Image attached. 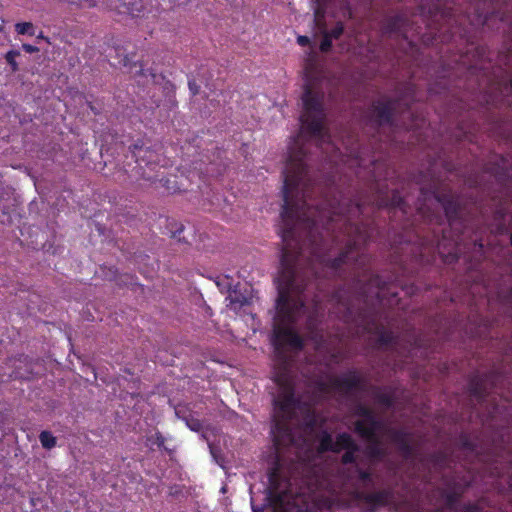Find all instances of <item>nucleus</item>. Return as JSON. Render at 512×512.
I'll list each match as a JSON object with an SVG mask.
<instances>
[{
  "mask_svg": "<svg viewBox=\"0 0 512 512\" xmlns=\"http://www.w3.org/2000/svg\"><path fill=\"white\" fill-rule=\"evenodd\" d=\"M307 151L299 139L289 146L286 167L283 171V204L285 192L291 208L295 209V236L290 241L294 251H301L302 260L308 254L307 268L302 271L305 280H314L318 287L315 264H321L334 274L341 275L343 266L350 269L356 307L350 290L339 287L330 297L345 323L360 322L368 332L377 335L379 347L395 346L398 337L379 322V315L372 304L379 302L390 281L371 270V256L365 246L374 234L372 220L358 221L364 214L365 202L344 197L331 183L313 180L307 166Z\"/></svg>",
  "mask_w": 512,
  "mask_h": 512,
  "instance_id": "obj_1",
  "label": "nucleus"
},
{
  "mask_svg": "<svg viewBox=\"0 0 512 512\" xmlns=\"http://www.w3.org/2000/svg\"><path fill=\"white\" fill-rule=\"evenodd\" d=\"M288 193L285 192V204L280 213L283 226L280 230L284 246L281 251L280 269L277 277L278 297L276 315L273 324L272 343L278 360L274 374V382L279 389L294 387L289 374V359L284 347L300 351L304 348V340L293 328L305 303L310 297V287L314 280H305L300 267L301 251H294L291 239L295 236L296 210L291 208Z\"/></svg>",
  "mask_w": 512,
  "mask_h": 512,
  "instance_id": "obj_2",
  "label": "nucleus"
},
{
  "mask_svg": "<svg viewBox=\"0 0 512 512\" xmlns=\"http://www.w3.org/2000/svg\"><path fill=\"white\" fill-rule=\"evenodd\" d=\"M265 502L251 501L253 512H264L268 506L274 512H328L332 501L321 491L326 488L324 478L318 469L291 463L285 468L281 459L276 458L268 472Z\"/></svg>",
  "mask_w": 512,
  "mask_h": 512,
  "instance_id": "obj_3",
  "label": "nucleus"
},
{
  "mask_svg": "<svg viewBox=\"0 0 512 512\" xmlns=\"http://www.w3.org/2000/svg\"><path fill=\"white\" fill-rule=\"evenodd\" d=\"M421 195L426 198L428 194L443 207L448 228L433 230L430 239L423 245L431 253H438L446 263L457 261L465 248L471 246L473 258L479 261L484 256V227H479L480 219L472 215L470 208L463 203L459 195L452 191H439L436 183L429 187L420 188Z\"/></svg>",
  "mask_w": 512,
  "mask_h": 512,
  "instance_id": "obj_4",
  "label": "nucleus"
},
{
  "mask_svg": "<svg viewBox=\"0 0 512 512\" xmlns=\"http://www.w3.org/2000/svg\"><path fill=\"white\" fill-rule=\"evenodd\" d=\"M324 92L321 87L310 79H307L302 94L303 112L300 120L302 129L315 139L320 146L331 144V136L325 129L326 113L324 108Z\"/></svg>",
  "mask_w": 512,
  "mask_h": 512,
  "instance_id": "obj_5",
  "label": "nucleus"
},
{
  "mask_svg": "<svg viewBox=\"0 0 512 512\" xmlns=\"http://www.w3.org/2000/svg\"><path fill=\"white\" fill-rule=\"evenodd\" d=\"M405 94L403 100L407 105V110L409 114L412 116L411 109L409 107V103L414 101L415 98V85L411 82H407L404 85ZM402 99H394V98H384L376 100L372 103L370 107V120L376 128H380L382 126H395V113L400 105Z\"/></svg>",
  "mask_w": 512,
  "mask_h": 512,
  "instance_id": "obj_6",
  "label": "nucleus"
},
{
  "mask_svg": "<svg viewBox=\"0 0 512 512\" xmlns=\"http://www.w3.org/2000/svg\"><path fill=\"white\" fill-rule=\"evenodd\" d=\"M132 157L135 159L136 166L133 168L136 174L143 179L154 182L158 180L160 174L157 168H161V155L151 147L134 146Z\"/></svg>",
  "mask_w": 512,
  "mask_h": 512,
  "instance_id": "obj_7",
  "label": "nucleus"
},
{
  "mask_svg": "<svg viewBox=\"0 0 512 512\" xmlns=\"http://www.w3.org/2000/svg\"><path fill=\"white\" fill-rule=\"evenodd\" d=\"M353 415L358 417L354 422V432L360 438H372L375 432H382L385 427L383 420L377 417L374 410L363 403H357Z\"/></svg>",
  "mask_w": 512,
  "mask_h": 512,
  "instance_id": "obj_8",
  "label": "nucleus"
},
{
  "mask_svg": "<svg viewBox=\"0 0 512 512\" xmlns=\"http://www.w3.org/2000/svg\"><path fill=\"white\" fill-rule=\"evenodd\" d=\"M501 377V373L497 369H491L485 373L473 374L468 382L470 396L479 404H482L486 400V397L497 386Z\"/></svg>",
  "mask_w": 512,
  "mask_h": 512,
  "instance_id": "obj_9",
  "label": "nucleus"
},
{
  "mask_svg": "<svg viewBox=\"0 0 512 512\" xmlns=\"http://www.w3.org/2000/svg\"><path fill=\"white\" fill-rule=\"evenodd\" d=\"M445 489L442 496L448 509L458 512L459 501L464 493L471 487L472 480L466 476L459 477L456 474L443 476Z\"/></svg>",
  "mask_w": 512,
  "mask_h": 512,
  "instance_id": "obj_10",
  "label": "nucleus"
},
{
  "mask_svg": "<svg viewBox=\"0 0 512 512\" xmlns=\"http://www.w3.org/2000/svg\"><path fill=\"white\" fill-rule=\"evenodd\" d=\"M374 186L376 193L370 201L373 211L375 209L388 208L390 210L397 209L403 214L408 213V206L398 190H392L389 192L387 188L384 189L381 187L378 181H376Z\"/></svg>",
  "mask_w": 512,
  "mask_h": 512,
  "instance_id": "obj_11",
  "label": "nucleus"
},
{
  "mask_svg": "<svg viewBox=\"0 0 512 512\" xmlns=\"http://www.w3.org/2000/svg\"><path fill=\"white\" fill-rule=\"evenodd\" d=\"M433 21L441 20L443 23L439 25V27L433 28L431 32V41L432 42H445L452 39L456 32L453 31V23H456L457 20L454 18V12L451 8H440L436 7L435 12L433 13Z\"/></svg>",
  "mask_w": 512,
  "mask_h": 512,
  "instance_id": "obj_12",
  "label": "nucleus"
},
{
  "mask_svg": "<svg viewBox=\"0 0 512 512\" xmlns=\"http://www.w3.org/2000/svg\"><path fill=\"white\" fill-rule=\"evenodd\" d=\"M130 85H137L139 90L148 95L156 89L157 74L151 68H144L143 63L130 60Z\"/></svg>",
  "mask_w": 512,
  "mask_h": 512,
  "instance_id": "obj_13",
  "label": "nucleus"
},
{
  "mask_svg": "<svg viewBox=\"0 0 512 512\" xmlns=\"http://www.w3.org/2000/svg\"><path fill=\"white\" fill-rule=\"evenodd\" d=\"M353 498L365 504L368 512H375L380 507L388 506L394 497L392 489H382L374 492L356 489L352 492Z\"/></svg>",
  "mask_w": 512,
  "mask_h": 512,
  "instance_id": "obj_14",
  "label": "nucleus"
},
{
  "mask_svg": "<svg viewBox=\"0 0 512 512\" xmlns=\"http://www.w3.org/2000/svg\"><path fill=\"white\" fill-rule=\"evenodd\" d=\"M384 432L389 440L396 446L400 455L405 459L409 460L415 456V447L411 443V433L405 429L384 427Z\"/></svg>",
  "mask_w": 512,
  "mask_h": 512,
  "instance_id": "obj_15",
  "label": "nucleus"
},
{
  "mask_svg": "<svg viewBox=\"0 0 512 512\" xmlns=\"http://www.w3.org/2000/svg\"><path fill=\"white\" fill-rule=\"evenodd\" d=\"M291 419L281 416H275L273 419L271 433L276 450H280L294 442V434L289 423Z\"/></svg>",
  "mask_w": 512,
  "mask_h": 512,
  "instance_id": "obj_16",
  "label": "nucleus"
},
{
  "mask_svg": "<svg viewBox=\"0 0 512 512\" xmlns=\"http://www.w3.org/2000/svg\"><path fill=\"white\" fill-rule=\"evenodd\" d=\"M489 475L495 480V489L500 494H512V462L507 466H503L498 462H494L489 466Z\"/></svg>",
  "mask_w": 512,
  "mask_h": 512,
  "instance_id": "obj_17",
  "label": "nucleus"
},
{
  "mask_svg": "<svg viewBox=\"0 0 512 512\" xmlns=\"http://www.w3.org/2000/svg\"><path fill=\"white\" fill-rule=\"evenodd\" d=\"M330 385L333 389L345 394L355 390L363 391L365 389V381L355 370H350L339 377L332 378Z\"/></svg>",
  "mask_w": 512,
  "mask_h": 512,
  "instance_id": "obj_18",
  "label": "nucleus"
},
{
  "mask_svg": "<svg viewBox=\"0 0 512 512\" xmlns=\"http://www.w3.org/2000/svg\"><path fill=\"white\" fill-rule=\"evenodd\" d=\"M298 404L299 401L295 397L294 387L279 389V393L274 399V406L278 410L277 416L281 417L292 418Z\"/></svg>",
  "mask_w": 512,
  "mask_h": 512,
  "instance_id": "obj_19",
  "label": "nucleus"
},
{
  "mask_svg": "<svg viewBox=\"0 0 512 512\" xmlns=\"http://www.w3.org/2000/svg\"><path fill=\"white\" fill-rule=\"evenodd\" d=\"M347 480L356 489L365 490L374 487V474L370 469H362L359 465H354L345 471Z\"/></svg>",
  "mask_w": 512,
  "mask_h": 512,
  "instance_id": "obj_20",
  "label": "nucleus"
},
{
  "mask_svg": "<svg viewBox=\"0 0 512 512\" xmlns=\"http://www.w3.org/2000/svg\"><path fill=\"white\" fill-rule=\"evenodd\" d=\"M337 444L339 447V452L345 450L341 456V463L344 465H357L356 454L360 451V447L353 439V437L347 432L339 433L337 435Z\"/></svg>",
  "mask_w": 512,
  "mask_h": 512,
  "instance_id": "obj_21",
  "label": "nucleus"
},
{
  "mask_svg": "<svg viewBox=\"0 0 512 512\" xmlns=\"http://www.w3.org/2000/svg\"><path fill=\"white\" fill-rule=\"evenodd\" d=\"M408 20L403 14H396L394 16L386 18L382 23V33L384 35H397L407 40L406 26Z\"/></svg>",
  "mask_w": 512,
  "mask_h": 512,
  "instance_id": "obj_22",
  "label": "nucleus"
},
{
  "mask_svg": "<svg viewBox=\"0 0 512 512\" xmlns=\"http://www.w3.org/2000/svg\"><path fill=\"white\" fill-rule=\"evenodd\" d=\"M380 433L381 432H375L374 437L364 438L369 442V445H367L365 449V454L371 461L375 462L383 461L388 456L387 448L382 445Z\"/></svg>",
  "mask_w": 512,
  "mask_h": 512,
  "instance_id": "obj_23",
  "label": "nucleus"
},
{
  "mask_svg": "<svg viewBox=\"0 0 512 512\" xmlns=\"http://www.w3.org/2000/svg\"><path fill=\"white\" fill-rule=\"evenodd\" d=\"M458 512H497V509L490 497L483 495L474 502L460 504Z\"/></svg>",
  "mask_w": 512,
  "mask_h": 512,
  "instance_id": "obj_24",
  "label": "nucleus"
},
{
  "mask_svg": "<svg viewBox=\"0 0 512 512\" xmlns=\"http://www.w3.org/2000/svg\"><path fill=\"white\" fill-rule=\"evenodd\" d=\"M427 463L432 466L435 472L441 473L449 468L452 459L450 454L445 450H438L428 454L425 458Z\"/></svg>",
  "mask_w": 512,
  "mask_h": 512,
  "instance_id": "obj_25",
  "label": "nucleus"
},
{
  "mask_svg": "<svg viewBox=\"0 0 512 512\" xmlns=\"http://www.w3.org/2000/svg\"><path fill=\"white\" fill-rule=\"evenodd\" d=\"M318 452L326 453L333 452L339 453L337 439L334 441L332 435L327 430H322L318 435Z\"/></svg>",
  "mask_w": 512,
  "mask_h": 512,
  "instance_id": "obj_26",
  "label": "nucleus"
},
{
  "mask_svg": "<svg viewBox=\"0 0 512 512\" xmlns=\"http://www.w3.org/2000/svg\"><path fill=\"white\" fill-rule=\"evenodd\" d=\"M166 438L162 435L161 432L156 431L152 435L146 436L145 445L149 447L151 450H154V446H156L159 450L165 451L169 455L174 453L175 448H170L166 444Z\"/></svg>",
  "mask_w": 512,
  "mask_h": 512,
  "instance_id": "obj_27",
  "label": "nucleus"
},
{
  "mask_svg": "<svg viewBox=\"0 0 512 512\" xmlns=\"http://www.w3.org/2000/svg\"><path fill=\"white\" fill-rule=\"evenodd\" d=\"M470 52H473V59L477 63L484 58L486 50L483 46L475 45L473 42L468 43L466 55L460 56V62L464 65L468 64L469 70L475 67V65L468 63V54Z\"/></svg>",
  "mask_w": 512,
  "mask_h": 512,
  "instance_id": "obj_28",
  "label": "nucleus"
},
{
  "mask_svg": "<svg viewBox=\"0 0 512 512\" xmlns=\"http://www.w3.org/2000/svg\"><path fill=\"white\" fill-rule=\"evenodd\" d=\"M372 396L378 404L386 408H391L394 405L392 393L386 392L385 388L378 386L372 387Z\"/></svg>",
  "mask_w": 512,
  "mask_h": 512,
  "instance_id": "obj_29",
  "label": "nucleus"
},
{
  "mask_svg": "<svg viewBox=\"0 0 512 512\" xmlns=\"http://www.w3.org/2000/svg\"><path fill=\"white\" fill-rule=\"evenodd\" d=\"M165 223H166V229L168 230L167 231V234H169V236L173 239H177L178 241H182L183 239L181 238V233L184 231V225L178 221H176L175 219H172V218H165Z\"/></svg>",
  "mask_w": 512,
  "mask_h": 512,
  "instance_id": "obj_30",
  "label": "nucleus"
},
{
  "mask_svg": "<svg viewBox=\"0 0 512 512\" xmlns=\"http://www.w3.org/2000/svg\"><path fill=\"white\" fill-rule=\"evenodd\" d=\"M459 446L461 449L471 453H477V444L473 441L470 436L466 433H461L458 439Z\"/></svg>",
  "mask_w": 512,
  "mask_h": 512,
  "instance_id": "obj_31",
  "label": "nucleus"
},
{
  "mask_svg": "<svg viewBox=\"0 0 512 512\" xmlns=\"http://www.w3.org/2000/svg\"><path fill=\"white\" fill-rule=\"evenodd\" d=\"M39 440L42 446L46 449H51L56 445V438L48 431L41 432Z\"/></svg>",
  "mask_w": 512,
  "mask_h": 512,
  "instance_id": "obj_32",
  "label": "nucleus"
},
{
  "mask_svg": "<svg viewBox=\"0 0 512 512\" xmlns=\"http://www.w3.org/2000/svg\"><path fill=\"white\" fill-rule=\"evenodd\" d=\"M15 30L17 31L18 34H21V35H24V34L34 35V33H35L34 25L31 22L17 23L15 25Z\"/></svg>",
  "mask_w": 512,
  "mask_h": 512,
  "instance_id": "obj_33",
  "label": "nucleus"
},
{
  "mask_svg": "<svg viewBox=\"0 0 512 512\" xmlns=\"http://www.w3.org/2000/svg\"><path fill=\"white\" fill-rule=\"evenodd\" d=\"M505 216H506V212H505V209L504 208H498L496 211H495V219L500 221L498 227H497V231L499 233H505L507 231V227L504 223V219H505Z\"/></svg>",
  "mask_w": 512,
  "mask_h": 512,
  "instance_id": "obj_34",
  "label": "nucleus"
},
{
  "mask_svg": "<svg viewBox=\"0 0 512 512\" xmlns=\"http://www.w3.org/2000/svg\"><path fill=\"white\" fill-rule=\"evenodd\" d=\"M343 32H344L343 23L337 22L336 25L330 31H325L324 33H326L333 40H337L341 37Z\"/></svg>",
  "mask_w": 512,
  "mask_h": 512,
  "instance_id": "obj_35",
  "label": "nucleus"
},
{
  "mask_svg": "<svg viewBox=\"0 0 512 512\" xmlns=\"http://www.w3.org/2000/svg\"><path fill=\"white\" fill-rule=\"evenodd\" d=\"M486 171L494 175L496 178H501L507 174V171L498 164H489Z\"/></svg>",
  "mask_w": 512,
  "mask_h": 512,
  "instance_id": "obj_36",
  "label": "nucleus"
},
{
  "mask_svg": "<svg viewBox=\"0 0 512 512\" xmlns=\"http://www.w3.org/2000/svg\"><path fill=\"white\" fill-rule=\"evenodd\" d=\"M333 39L330 38L326 33L323 34V38L320 43L321 52L327 53L332 48Z\"/></svg>",
  "mask_w": 512,
  "mask_h": 512,
  "instance_id": "obj_37",
  "label": "nucleus"
},
{
  "mask_svg": "<svg viewBox=\"0 0 512 512\" xmlns=\"http://www.w3.org/2000/svg\"><path fill=\"white\" fill-rule=\"evenodd\" d=\"M459 129L461 131V137L463 139H470V136L473 134V132L475 131V126L474 124H469V125H464V124H461L459 126Z\"/></svg>",
  "mask_w": 512,
  "mask_h": 512,
  "instance_id": "obj_38",
  "label": "nucleus"
},
{
  "mask_svg": "<svg viewBox=\"0 0 512 512\" xmlns=\"http://www.w3.org/2000/svg\"><path fill=\"white\" fill-rule=\"evenodd\" d=\"M111 7L115 10H118L120 14H125L128 10V7L124 0H110Z\"/></svg>",
  "mask_w": 512,
  "mask_h": 512,
  "instance_id": "obj_39",
  "label": "nucleus"
},
{
  "mask_svg": "<svg viewBox=\"0 0 512 512\" xmlns=\"http://www.w3.org/2000/svg\"><path fill=\"white\" fill-rule=\"evenodd\" d=\"M18 55L19 52L9 51L5 56L6 61L11 65L12 71H16L18 69V65L15 60Z\"/></svg>",
  "mask_w": 512,
  "mask_h": 512,
  "instance_id": "obj_40",
  "label": "nucleus"
},
{
  "mask_svg": "<svg viewBox=\"0 0 512 512\" xmlns=\"http://www.w3.org/2000/svg\"><path fill=\"white\" fill-rule=\"evenodd\" d=\"M418 211H419V213H420V214L424 215V216L427 218V220L429 221V223H431V224H432V223L435 221L437 224H439V226L441 225V223H442V221H443V219H442V217H441V216H439V215H435V214H428V215H425V214H424V212H423V208H422V207H419V208H418Z\"/></svg>",
  "mask_w": 512,
  "mask_h": 512,
  "instance_id": "obj_41",
  "label": "nucleus"
},
{
  "mask_svg": "<svg viewBox=\"0 0 512 512\" xmlns=\"http://www.w3.org/2000/svg\"><path fill=\"white\" fill-rule=\"evenodd\" d=\"M424 124H425V119L421 118V119L415 120L414 122H412L411 124L406 126V128L411 129V130H416V129L422 127Z\"/></svg>",
  "mask_w": 512,
  "mask_h": 512,
  "instance_id": "obj_42",
  "label": "nucleus"
},
{
  "mask_svg": "<svg viewBox=\"0 0 512 512\" xmlns=\"http://www.w3.org/2000/svg\"><path fill=\"white\" fill-rule=\"evenodd\" d=\"M22 48L24 49L25 52L27 53H35V52H38L39 49L35 46H32L30 44H23Z\"/></svg>",
  "mask_w": 512,
  "mask_h": 512,
  "instance_id": "obj_43",
  "label": "nucleus"
},
{
  "mask_svg": "<svg viewBox=\"0 0 512 512\" xmlns=\"http://www.w3.org/2000/svg\"><path fill=\"white\" fill-rule=\"evenodd\" d=\"M188 85L193 95H196L199 92V86L196 84L195 81H189Z\"/></svg>",
  "mask_w": 512,
  "mask_h": 512,
  "instance_id": "obj_44",
  "label": "nucleus"
},
{
  "mask_svg": "<svg viewBox=\"0 0 512 512\" xmlns=\"http://www.w3.org/2000/svg\"><path fill=\"white\" fill-rule=\"evenodd\" d=\"M297 42L301 46H306L310 43V39L308 36H298Z\"/></svg>",
  "mask_w": 512,
  "mask_h": 512,
  "instance_id": "obj_45",
  "label": "nucleus"
},
{
  "mask_svg": "<svg viewBox=\"0 0 512 512\" xmlns=\"http://www.w3.org/2000/svg\"><path fill=\"white\" fill-rule=\"evenodd\" d=\"M322 297L320 294H314L312 298V302L314 303L315 308L317 309L318 305L321 303Z\"/></svg>",
  "mask_w": 512,
  "mask_h": 512,
  "instance_id": "obj_46",
  "label": "nucleus"
},
{
  "mask_svg": "<svg viewBox=\"0 0 512 512\" xmlns=\"http://www.w3.org/2000/svg\"><path fill=\"white\" fill-rule=\"evenodd\" d=\"M315 425H316V419H315V417H314V416L310 417V418L306 421V426H307L308 428H311V429H312V428H314V427H315Z\"/></svg>",
  "mask_w": 512,
  "mask_h": 512,
  "instance_id": "obj_47",
  "label": "nucleus"
},
{
  "mask_svg": "<svg viewBox=\"0 0 512 512\" xmlns=\"http://www.w3.org/2000/svg\"><path fill=\"white\" fill-rule=\"evenodd\" d=\"M154 98V94L151 95V103L149 105L150 108H153V106H159V100L157 99H153Z\"/></svg>",
  "mask_w": 512,
  "mask_h": 512,
  "instance_id": "obj_48",
  "label": "nucleus"
},
{
  "mask_svg": "<svg viewBox=\"0 0 512 512\" xmlns=\"http://www.w3.org/2000/svg\"><path fill=\"white\" fill-rule=\"evenodd\" d=\"M318 386H319V389H320L321 391H326V390H327V384H326L325 382H322V381H321V382H319V383H318Z\"/></svg>",
  "mask_w": 512,
  "mask_h": 512,
  "instance_id": "obj_49",
  "label": "nucleus"
},
{
  "mask_svg": "<svg viewBox=\"0 0 512 512\" xmlns=\"http://www.w3.org/2000/svg\"><path fill=\"white\" fill-rule=\"evenodd\" d=\"M506 89L512 91V78L507 81Z\"/></svg>",
  "mask_w": 512,
  "mask_h": 512,
  "instance_id": "obj_50",
  "label": "nucleus"
},
{
  "mask_svg": "<svg viewBox=\"0 0 512 512\" xmlns=\"http://www.w3.org/2000/svg\"><path fill=\"white\" fill-rule=\"evenodd\" d=\"M37 38H38V39H46L42 33H41V34H39V35L37 36Z\"/></svg>",
  "mask_w": 512,
  "mask_h": 512,
  "instance_id": "obj_51",
  "label": "nucleus"
},
{
  "mask_svg": "<svg viewBox=\"0 0 512 512\" xmlns=\"http://www.w3.org/2000/svg\"><path fill=\"white\" fill-rule=\"evenodd\" d=\"M414 345H415V346H418V341H417V339H415V340H414Z\"/></svg>",
  "mask_w": 512,
  "mask_h": 512,
  "instance_id": "obj_52",
  "label": "nucleus"
},
{
  "mask_svg": "<svg viewBox=\"0 0 512 512\" xmlns=\"http://www.w3.org/2000/svg\"><path fill=\"white\" fill-rule=\"evenodd\" d=\"M509 295L512 297V288L509 290Z\"/></svg>",
  "mask_w": 512,
  "mask_h": 512,
  "instance_id": "obj_53",
  "label": "nucleus"
},
{
  "mask_svg": "<svg viewBox=\"0 0 512 512\" xmlns=\"http://www.w3.org/2000/svg\"><path fill=\"white\" fill-rule=\"evenodd\" d=\"M129 261H130V262H131V261H135V258H131V257H130V258H129Z\"/></svg>",
  "mask_w": 512,
  "mask_h": 512,
  "instance_id": "obj_54",
  "label": "nucleus"
},
{
  "mask_svg": "<svg viewBox=\"0 0 512 512\" xmlns=\"http://www.w3.org/2000/svg\"><path fill=\"white\" fill-rule=\"evenodd\" d=\"M129 261H130V262H131V261H135V258H131V257H130V258H129Z\"/></svg>",
  "mask_w": 512,
  "mask_h": 512,
  "instance_id": "obj_55",
  "label": "nucleus"
}]
</instances>
